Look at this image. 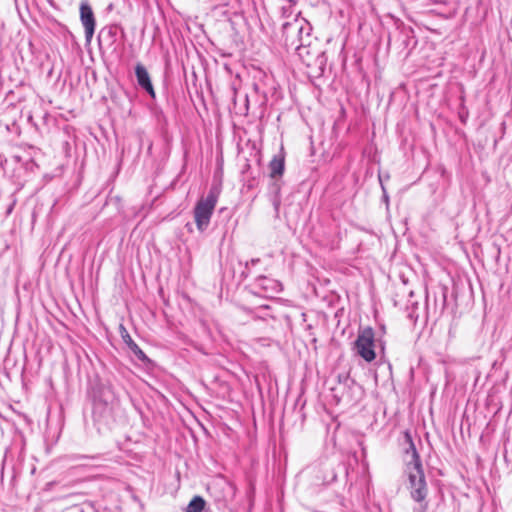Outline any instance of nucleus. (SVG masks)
Masks as SVG:
<instances>
[{"label": "nucleus", "mask_w": 512, "mask_h": 512, "mask_svg": "<svg viewBox=\"0 0 512 512\" xmlns=\"http://www.w3.org/2000/svg\"><path fill=\"white\" fill-rule=\"evenodd\" d=\"M404 438L405 442L408 444L405 452L407 457L410 458V460L406 461L405 469V473L408 477L407 488L409 489L411 498L417 503H422L426 500L428 495V487L422 462L411 434L408 431L404 433Z\"/></svg>", "instance_id": "nucleus-1"}, {"label": "nucleus", "mask_w": 512, "mask_h": 512, "mask_svg": "<svg viewBox=\"0 0 512 512\" xmlns=\"http://www.w3.org/2000/svg\"><path fill=\"white\" fill-rule=\"evenodd\" d=\"M312 26L304 18H294L282 24V41L287 50H296L304 43L306 35H311Z\"/></svg>", "instance_id": "nucleus-2"}, {"label": "nucleus", "mask_w": 512, "mask_h": 512, "mask_svg": "<svg viewBox=\"0 0 512 512\" xmlns=\"http://www.w3.org/2000/svg\"><path fill=\"white\" fill-rule=\"evenodd\" d=\"M219 194V188L212 186L207 196L197 201L194 207V220L199 232H204L208 228Z\"/></svg>", "instance_id": "nucleus-3"}, {"label": "nucleus", "mask_w": 512, "mask_h": 512, "mask_svg": "<svg viewBox=\"0 0 512 512\" xmlns=\"http://www.w3.org/2000/svg\"><path fill=\"white\" fill-rule=\"evenodd\" d=\"M303 41L304 43L295 50L300 60L307 67H319L322 69L325 66L326 58L325 53L320 49L317 39L311 34L306 35Z\"/></svg>", "instance_id": "nucleus-4"}, {"label": "nucleus", "mask_w": 512, "mask_h": 512, "mask_svg": "<svg viewBox=\"0 0 512 512\" xmlns=\"http://www.w3.org/2000/svg\"><path fill=\"white\" fill-rule=\"evenodd\" d=\"M376 338L375 332L371 327L359 330L354 343V349L366 362H372L376 358L375 353Z\"/></svg>", "instance_id": "nucleus-5"}, {"label": "nucleus", "mask_w": 512, "mask_h": 512, "mask_svg": "<svg viewBox=\"0 0 512 512\" xmlns=\"http://www.w3.org/2000/svg\"><path fill=\"white\" fill-rule=\"evenodd\" d=\"M80 20L84 27L85 39L90 42L95 32V16L93 10L87 1H82L80 4Z\"/></svg>", "instance_id": "nucleus-6"}, {"label": "nucleus", "mask_w": 512, "mask_h": 512, "mask_svg": "<svg viewBox=\"0 0 512 512\" xmlns=\"http://www.w3.org/2000/svg\"><path fill=\"white\" fill-rule=\"evenodd\" d=\"M93 419L94 422L99 426H106L112 419L111 407L107 403L95 402L93 406Z\"/></svg>", "instance_id": "nucleus-7"}, {"label": "nucleus", "mask_w": 512, "mask_h": 512, "mask_svg": "<svg viewBox=\"0 0 512 512\" xmlns=\"http://www.w3.org/2000/svg\"><path fill=\"white\" fill-rule=\"evenodd\" d=\"M255 287L259 288L265 296H272L279 293L282 290V284L275 279L268 278L266 276H259L255 280Z\"/></svg>", "instance_id": "nucleus-8"}, {"label": "nucleus", "mask_w": 512, "mask_h": 512, "mask_svg": "<svg viewBox=\"0 0 512 512\" xmlns=\"http://www.w3.org/2000/svg\"><path fill=\"white\" fill-rule=\"evenodd\" d=\"M135 75L138 85L144 89L152 98H155V91L147 69L138 63L135 66Z\"/></svg>", "instance_id": "nucleus-9"}, {"label": "nucleus", "mask_w": 512, "mask_h": 512, "mask_svg": "<svg viewBox=\"0 0 512 512\" xmlns=\"http://www.w3.org/2000/svg\"><path fill=\"white\" fill-rule=\"evenodd\" d=\"M120 334L124 341V343L130 348V350L134 353V355L141 361L148 360L146 354L143 352V350L133 341L131 336L129 335L127 329L124 327V325H120Z\"/></svg>", "instance_id": "nucleus-10"}, {"label": "nucleus", "mask_w": 512, "mask_h": 512, "mask_svg": "<svg viewBox=\"0 0 512 512\" xmlns=\"http://www.w3.org/2000/svg\"><path fill=\"white\" fill-rule=\"evenodd\" d=\"M285 169V156L281 151L278 154L274 155L272 160L269 163V175L271 178H278L283 175Z\"/></svg>", "instance_id": "nucleus-11"}, {"label": "nucleus", "mask_w": 512, "mask_h": 512, "mask_svg": "<svg viewBox=\"0 0 512 512\" xmlns=\"http://www.w3.org/2000/svg\"><path fill=\"white\" fill-rule=\"evenodd\" d=\"M205 507V500L201 496H195L189 502L185 512H202Z\"/></svg>", "instance_id": "nucleus-12"}, {"label": "nucleus", "mask_w": 512, "mask_h": 512, "mask_svg": "<svg viewBox=\"0 0 512 512\" xmlns=\"http://www.w3.org/2000/svg\"><path fill=\"white\" fill-rule=\"evenodd\" d=\"M418 504L419 505L417 507H414L413 512H427L428 503L426 502V500Z\"/></svg>", "instance_id": "nucleus-13"}, {"label": "nucleus", "mask_w": 512, "mask_h": 512, "mask_svg": "<svg viewBox=\"0 0 512 512\" xmlns=\"http://www.w3.org/2000/svg\"><path fill=\"white\" fill-rule=\"evenodd\" d=\"M106 33L109 36L110 40L113 42L114 38L116 36V28L115 27H109L107 29Z\"/></svg>", "instance_id": "nucleus-14"}, {"label": "nucleus", "mask_w": 512, "mask_h": 512, "mask_svg": "<svg viewBox=\"0 0 512 512\" xmlns=\"http://www.w3.org/2000/svg\"><path fill=\"white\" fill-rule=\"evenodd\" d=\"M259 261H260L259 258L251 259L250 262L246 263V267H248L250 264L251 265H256L257 263H259Z\"/></svg>", "instance_id": "nucleus-15"}, {"label": "nucleus", "mask_w": 512, "mask_h": 512, "mask_svg": "<svg viewBox=\"0 0 512 512\" xmlns=\"http://www.w3.org/2000/svg\"><path fill=\"white\" fill-rule=\"evenodd\" d=\"M273 205H274V208L276 211H278L279 209V205H280V201L278 198H275L274 201H273Z\"/></svg>", "instance_id": "nucleus-16"}, {"label": "nucleus", "mask_w": 512, "mask_h": 512, "mask_svg": "<svg viewBox=\"0 0 512 512\" xmlns=\"http://www.w3.org/2000/svg\"><path fill=\"white\" fill-rule=\"evenodd\" d=\"M377 342L379 343V346L383 350L384 349V343L380 339H378Z\"/></svg>", "instance_id": "nucleus-17"}, {"label": "nucleus", "mask_w": 512, "mask_h": 512, "mask_svg": "<svg viewBox=\"0 0 512 512\" xmlns=\"http://www.w3.org/2000/svg\"><path fill=\"white\" fill-rule=\"evenodd\" d=\"M381 331H382L383 333H385V327H384V326H382V327H381Z\"/></svg>", "instance_id": "nucleus-18"}]
</instances>
